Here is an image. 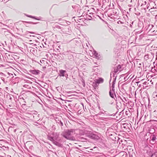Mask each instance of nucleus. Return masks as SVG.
<instances>
[{"mask_svg": "<svg viewBox=\"0 0 157 157\" xmlns=\"http://www.w3.org/2000/svg\"><path fill=\"white\" fill-rule=\"evenodd\" d=\"M75 132V130L70 129L65 131L63 134V136L67 140H74L75 138L74 137L71 136Z\"/></svg>", "mask_w": 157, "mask_h": 157, "instance_id": "nucleus-1", "label": "nucleus"}, {"mask_svg": "<svg viewBox=\"0 0 157 157\" xmlns=\"http://www.w3.org/2000/svg\"><path fill=\"white\" fill-rule=\"evenodd\" d=\"M151 140L150 141V143L154 144L155 143V140L157 139L156 137L154 135H153L150 137Z\"/></svg>", "mask_w": 157, "mask_h": 157, "instance_id": "nucleus-2", "label": "nucleus"}, {"mask_svg": "<svg viewBox=\"0 0 157 157\" xmlns=\"http://www.w3.org/2000/svg\"><path fill=\"white\" fill-rule=\"evenodd\" d=\"M103 81L104 79L101 78H100L98 79H96L95 80V82L96 83L98 84L102 83L103 82Z\"/></svg>", "mask_w": 157, "mask_h": 157, "instance_id": "nucleus-3", "label": "nucleus"}, {"mask_svg": "<svg viewBox=\"0 0 157 157\" xmlns=\"http://www.w3.org/2000/svg\"><path fill=\"white\" fill-rule=\"evenodd\" d=\"M66 72V71L63 70H61L59 71L60 74L59 76H60L64 77V73Z\"/></svg>", "mask_w": 157, "mask_h": 157, "instance_id": "nucleus-4", "label": "nucleus"}, {"mask_svg": "<svg viewBox=\"0 0 157 157\" xmlns=\"http://www.w3.org/2000/svg\"><path fill=\"white\" fill-rule=\"evenodd\" d=\"M31 73L35 75H37L39 74L40 71L39 70H32L31 71Z\"/></svg>", "mask_w": 157, "mask_h": 157, "instance_id": "nucleus-5", "label": "nucleus"}, {"mask_svg": "<svg viewBox=\"0 0 157 157\" xmlns=\"http://www.w3.org/2000/svg\"><path fill=\"white\" fill-rule=\"evenodd\" d=\"M96 135L94 134H92L88 135V136L90 138L92 139H94L95 138Z\"/></svg>", "mask_w": 157, "mask_h": 157, "instance_id": "nucleus-6", "label": "nucleus"}, {"mask_svg": "<svg viewBox=\"0 0 157 157\" xmlns=\"http://www.w3.org/2000/svg\"><path fill=\"white\" fill-rule=\"evenodd\" d=\"M121 154L123 155V156L124 157H126L127 155V153L124 151L121 152Z\"/></svg>", "mask_w": 157, "mask_h": 157, "instance_id": "nucleus-7", "label": "nucleus"}, {"mask_svg": "<svg viewBox=\"0 0 157 157\" xmlns=\"http://www.w3.org/2000/svg\"><path fill=\"white\" fill-rule=\"evenodd\" d=\"M48 139L51 141L52 142H53L54 141V140L53 139V137L50 136H49L48 137Z\"/></svg>", "mask_w": 157, "mask_h": 157, "instance_id": "nucleus-8", "label": "nucleus"}, {"mask_svg": "<svg viewBox=\"0 0 157 157\" xmlns=\"http://www.w3.org/2000/svg\"><path fill=\"white\" fill-rule=\"evenodd\" d=\"M151 157H157V152H155L151 156Z\"/></svg>", "mask_w": 157, "mask_h": 157, "instance_id": "nucleus-9", "label": "nucleus"}, {"mask_svg": "<svg viewBox=\"0 0 157 157\" xmlns=\"http://www.w3.org/2000/svg\"><path fill=\"white\" fill-rule=\"evenodd\" d=\"M26 16L28 17H30V18H34V19H36V20H39L38 19H37V18H36L35 17H33V16H31V15H25Z\"/></svg>", "mask_w": 157, "mask_h": 157, "instance_id": "nucleus-10", "label": "nucleus"}, {"mask_svg": "<svg viewBox=\"0 0 157 157\" xmlns=\"http://www.w3.org/2000/svg\"><path fill=\"white\" fill-rule=\"evenodd\" d=\"M53 143L54 144H55V145H56L57 146H59L60 145V144L59 143H58L55 140L53 142Z\"/></svg>", "mask_w": 157, "mask_h": 157, "instance_id": "nucleus-11", "label": "nucleus"}, {"mask_svg": "<svg viewBox=\"0 0 157 157\" xmlns=\"http://www.w3.org/2000/svg\"><path fill=\"white\" fill-rule=\"evenodd\" d=\"M121 71V70H118V69L117 68L114 69V71L115 73H116L118 72L119 71Z\"/></svg>", "mask_w": 157, "mask_h": 157, "instance_id": "nucleus-12", "label": "nucleus"}, {"mask_svg": "<svg viewBox=\"0 0 157 157\" xmlns=\"http://www.w3.org/2000/svg\"><path fill=\"white\" fill-rule=\"evenodd\" d=\"M109 94H110V96L112 98H113V97H114V95L113 94H112V93H111V92L110 91L109 92Z\"/></svg>", "mask_w": 157, "mask_h": 157, "instance_id": "nucleus-13", "label": "nucleus"}, {"mask_svg": "<svg viewBox=\"0 0 157 157\" xmlns=\"http://www.w3.org/2000/svg\"><path fill=\"white\" fill-rule=\"evenodd\" d=\"M117 68L118 69V70H120L121 68V66L120 65H119L117 67Z\"/></svg>", "mask_w": 157, "mask_h": 157, "instance_id": "nucleus-14", "label": "nucleus"}, {"mask_svg": "<svg viewBox=\"0 0 157 157\" xmlns=\"http://www.w3.org/2000/svg\"><path fill=\"white\" fill-rule=\"evenodd\" d=\"M116 79L115 78V80H114V81L113 82V84H114L115 83V82Z\"/></svg>", "mask_w": 157, "mask_h": 157, "instance_id": "nucleus-15", "label": "nucleus"}, {"mask_svg": "<svg viewBox=\"0 0 157 157\" xmlns=\"http://www.w3.org/2000/svg\"><path fill=\"white\" fill-rule=\"evenodd\" d=\"M127 77H125L124 78V80H127Z\"/></svg>", "mask_w": 157, "mask_h": 157, "instance_id": "nucleus-16", "label": "nucleus"}, {"mask_svg": "<svg viewBox=\"0 0 157 157\" xmlns=\"http://www.w3.org/2000/svg\"><path fill=\"white\" fill-rule=\"evenodd\" d=\"M130 157H132V155H130Z\"/></svg>", "mask_w": 157, "mask_h": 157, "instance_id": "nucleus-17", "label": "nucleus"}, {"mask_svg": "<svg viewBox=\"0 0 157 157\" xmlns=\"http://www.w3.org/2000/svg\"><path fill=\"white\" fill-rule=\"evenodd\" d=\"M114 84H113V85H112V86H113V87H114Z\"/></svg>", "mask_w": 157, "mask_h": 157, "instance_id": "nucleus-18", "label": "nucleus"}, {"mask_svg": "<svg viewBox=\"0 0 157 157\" xmlns=\"http://www.w3.org/2000/svg\"><path fill=\"white\" fill-rule=\"evenodd\" d=\"M155 97H157V95H155Z\"/></svg>", "mask_w": 157, "mask_h": 157, "instance_id": "nucleus-19", "label": "nucleus"}, {"mask_svg": "<svg viewBox=\"0 0 157 157\" xmlns=\"http://www.w3.org/2000/svg\"><path fill=\"white\" fill-rule=\"evenodd\" d=\"M61 125H63V123H61Z\"/></svg>", "mask_w": 157, "mask_h": 157, "instance_id": "nucleus-20", "label": "nucleus"}, {"mask_svg": "<svg viewBox=\"0 0 157 157\" xmlns=\"http://www.w3.org/2000/svg\"><path fill=\"white\" fill-rule=\"evenodd\" d=\"M11 98H10V99H11Z\"/></svg>", "mask_w": 157, "mask_h": 157, "instance_id": "nucleus-21", "label": "nucleus"}]
</instances>
